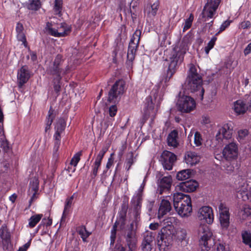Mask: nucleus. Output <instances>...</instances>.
<instances>
[{
    "label": "nucleus",
    "instance_id": "nucleus-1",
    "mask_svg": "<svg viewBox=\"0 0 251 251\" xmlns=\"http://www.w3.org/2000/svg\"><path fill=\"white\" fill-rule=\"evenodd\" d=\"M192 38V33L189 32L183 37L180 43L173 48L165 59L164 64L165 82L170 81L178 71L184 60L185 54L189 50L188 46L191 44Z\"/></svg>",
    "mask_w": 251,
    "mask_h": 251
},
{
    "label": "nucleus",
    "instance_id": "nucleus-2",
    "mask_svg": "<svg viewBox=\"0 0 251 251\" xmlns=\"http://www.w3.org/2000/svg\"><path fill=\"white\" fill-rule=\"evenodd\" d=\"M64 61L62 55L58 54L46 70L47 74L53 77L51 83L53 85L56 97L59 96L60 94L61 81L62 78L61 75L63 71L62 65Z\"/></svg>",
    "mask_w": 251,
    "mask_h": 251
},
{
    "label": "nucleus",
    "instance_id": "nucleus-3",
    "mask_svg": "<svg viewBox=\"0 0 251 251\" xmlns=\"http://www.w3.org/2000/svg\"><path fill=\"white\" fill-rule=\"evenodd\" d=\"M185 89L191 93H197L201 99H203L204 90L202 87V79L201 75L197 73V70L193 64H191L187 73V76L184 83Z\"/></svg>",
    "mask_w": 251,
    "mask_h": 251
},
{
    "label": "nucleus",
    "instance_id": "nucleus-4",
    "mask_svg": "<svg viewBox=\"0 0 251 251\" xmlns=\"http://www.w3.org/2000/svg\"><path fill=\"white\" fill-rule=\"evenodd\" d=\"M165 73L163 74V78L160 82L161 84L164 82L161 90L159 91L160 86L155 85L151 92L150 95L148 96L145 100V112L147 114H150V111H152L154 108L155 102L157 101V107L159 106L161 101L162 100L163 97L164 95L166 88L168 85V82H165L164 81Z\"/></svg>",
    "mask_w": 251,
    "mask_h": 251
},
{
    "label": "nucleus",
    "instance_id": "nucleus-5",
    "mask_svg": "<svg viewBox=\"0 0 251 251\" xmlns=\"http://www.w3.org/2000/svg\"><path fill=\"white\" fill-rule=\"evenodd\" d=\"M175 234L174 226L170 224L162 228L157 234V241L159 246L169 247L173 241Z\"/></svg>",
    "mask_w": 251,
    "mask_h": 251
},
{
    "label": "nucleus",
    "instance_id": "nucleus-6",
    "mask_svg": "<svg viewBox=\"0 0 251 251\" xmlns=\"http://www.w3.org/2000/svg\"><path fill=\"white\" fill-rule=\"evenodd\" d=\"M126 82L123 79L117 80L112 85L108 94V101L115 103L121 99L125 91Z\"/></svg>",
    "mask_w": 251,
    "mask_h": 251
},
{
    "label": "nucleus",
    "instance_id": "nucleus-7",
    "mask_svg": "<svg viewBox=\"0 0 251 251\" xmlns=\"http://www.w3.org/2000/svg\"><path fill=\"white\" fill-rule=\"evenodd\" d=\"M196 102L190 96L181 94L179 92L178 94V100L176 103L178 110L182 113H189L196 107Z\"/></svg>",
    "mask_w": 251,
    "mask_h": 251
},
{
    "label": "nucleus",
    "instance_id": "nucleus-8",
    "mask_svg": "<svg viewBox=\"0 0 251 251\" xmlns=\"http://www.w3.org/2000/svg\"><path fill=\"white\" fill-rule=\"evenodd\" d=\"M136 230V226H133V224H130L129 226L125 231L124 237L126 243V245L128 248L132 250H134V248L137 247Z\"/></svg>",
    "mask_w": 251,
    "mask_h": 251
},
{
    "label": "nucleus",
    "instance_id": "nucleus-9",
    "mask_svg": "<svg viewBox=\"0 0 251 251\" xmlns=\"http://www.w3.org/2000/svg\"><path fill=\"white\" fill-rule=\"evenodd\" d=\"M219 221L221 228L224 231H227L230 225L229 209L221 203L219 206Z\"/></svg>",
    "mask_w": 251,
    "mask_h": 251
},
{
    "label": "nucleus",
    "instance_id": "nucleus-10",
    "mask_svg": "<svg viewBox=\"0 0 251 251\" xmlns=\"http://www.w3.org/2000/svg\"><path fill=\"white\" fill-rule=\"evenodd\" d=\"M176 160V154L170 151H164L160 155L159 161L165 170H171L174 163Z\"/></svg>",
    "mask_w": 251,
    "mask_h": 251
},
{
    "label": "nucleus",
    "instance_id": "nucleus-11",
    "mask_svg": "<svg viewBox=\"0 0 251 251\" xmlns=\"http://www.w3.org/2000/svg\"><path fill=\"white\" fill-rule=\"evenodd\" d=\"M199 232H201L203 234L199 240L200 245L208 251L210 249L213 241L212 238V233L207 226L201 227Z\"/></svg>",
    "mask_w": 251,
    "mask_h": 251
},
{
    "label": "nucleus",
    "instance_id": "nucleus-12",
    "mask_svg": "<svg viewBox=\"0 0 251 251\" xmlns=\"http://www.w3.org/2000/svg\"><path fill=\"white\" fill-rule=\"evenodd\" d=\"M128 208V201L125 200L123 201L121 207L118 212L117 220L114 225L120 226L121 230L125 228L126 220V214Z\"/></svg>",
    "mask_w": 251,
    "mask_h": 251
},
{
    "label": "nucleus",
    "instance_id": "nucleus-13",
    "mask_svg": "<svg viewBox=\"0 0 251 251\" xmlns=\"http://www.w3.org/2000/svg\"><path fill=\"white\" fill-rule=\"evenodd\" d=\"M238 154V144L231 142L226 145L223 150V155L227 160H233L237 158Z\"/></svg>",
    "mask_w": 251,
    "mask_h": 251
},
{
    "label": "nucleus",
    "instance_id": "nucleus-14",
    "mask_svg": "<svg viewBox=\"0 0 251 251\" xmlns=\"http://www.w3.org/2000/svg\"><path fill=\"white\" fill-rule=\"evenodd\" d=\"M232 123L231 122L224 124L219 129L216 135V138L219 142L223 139L231 138L233 133Z\"/></svg>",
    "mask_w": 251,
    "mask_h": 251
},
{
    "label": "nucleus",
    "instance_id": "nucleus-15",
    "mask_svg": "<svg viewBox=\"0 0 251 251\" xmlns=\"http://www.w3.org/2000/svg\"><path fill=\"white\" fill-rule=\"evenodd\" d=\"M174 208L182 217H188L192 211L191 197H186L185 201H183L182 203L179 204L178 207H174Z\"/></svg>",
    "mask_w": 251,
    "mask_h": 251
},
{
    "label": "nucleus",
    "instance_id": "nucleus-16",
    "mask_svg": "<svg viewBox=\"0 0 251 251\" xmlns=\"http://www.w3.org/2000/svg\"><path fill=\"white\" fill-rule=\"evenodd\" d=\"M198 217L201 221H204L208 224H211L214 221L212 208L209 206L201 207L199 211Z\"/></svg>",
    "mask_w": 251,
    "mask_h": 251
},
{
    "label": "nucleus",
    "instance_id": "nucleus-17",
    "mask_svg": "<svg viewBox=\"0 0 251 251\" xmlns=\"http://www.w3.org/2000/svg\"><path fill=\"white\" fill-rule=\"evenodd\" d=\"M233 109L236 115H243L247 111L251 112V98L247 104L242 100L234 101Z\"/></svg>",
    "mask_w": 251,
    "mask_h": 251
},
{
    "label": "nucleus",
    "instance_id": "nucleus-18",
    "mask_svg": "<svg viewBox=\"0 0 251 251\" xmlns=\"http://www.w3.org/2000/svg\"><path fill=\"white\" fill-rule=\"evenodd\" d=\"M199 184L197 181L190 179L188 180L180 182L177 185L176 188L183 192L190 193L195 191Z\"/></svg>",
    "mask_w": 251,
    "mask_h": 251
},
{
    "label": "nucleus",
    "instance_id": "nucleus-19",
    "mask_svg": "<svg viewBox=\"0 0 251 251\" xmlns=\"http://www.w3.org/2000/svg\"><path fill=\"white\" fill-rule=\"evenodd\" d=\"M218 7L213 4H210L208 1L203 7L202 11L201 14L202 18L204 19V21L206 22L208 18H212L216 14Z\"/></svg>",
    "mask_w": 251,
    "mask_h": 251
},
{
    "label": "nucleus",
    "instance_id": "nucleus-20",
    "mask_svg": "<svg viewBox=\"0 0 251 251\" xmlns=\"http://www.w3.org/2000/svg\"><path fill=\"white\" fill-rule=\"evenodd\" d=\"M30 77L28 66L26 65L22 66L18 71L17 75L19 87L22 88L27 82Z\"/></svg>",
    "mask_w": 251,
    "mask_h": 251
},
{
    "label": "nucleus",
    "instance_id": "nucleus-21",
    "mask_svg": "<svg viewBox=\"0 0 251 251\" xmlns=\"http://www.w3.org/2000/svg\"><path fill=\"white\" fill-rule=\"evenodd\" d=\"M138 46V43H136V45H134L133 46L128 45L127 53V60L126 62V65L128 68H131L132 67L133 61L135 59V56Z\"/></svg>",
    "mask_w": 251,
    "mask_h": 251
},
{
    "label": "nucleus",
    "instance_id": "nucleus-22",
    "mask_svg": "<svg viewBox=\"0 0 251 251\" xmlns=\"http://www.w3.org/2000/svg\"><path fill=\"white\" fill-rule=\"evenodd\" d=\"M158 181H159L158 186L160 188V194H161L163 191L165 190L168 191L170 189L172 182V178L171 176H164Z\"/></svg>",
    "mask_w": 251,
    "mask_h": 251
},
{
    "label": "nucleus",
    "instance_id": "nucleus-23",
    "mask_svg": "<svg viewBox=\"0 0 251 251\" xmlns=\"http://www.w3.org/2000/svg\"><path fill=\"white\" fill-rule=\"evenodd\" d=\"M184 160L186 164L190 165L191 166L196 165L199 162L197 153L193 151H187L184 155Z\"/></svg>",
    "mask_w": 251,
    "mask_h": 251
},
{
    "label": "nucleus",
    "instance_id": "nucleus-24",
    "mask_svg": "<svg viewBox=\"0 0 251 251\" xmlns=\"http://www.w3.org/2000/svg\"><path fill=\"white\" fill-rule=\"evenodd\" d=\"M178 138V131L176 130H172L168 135L167 144L169 146L177 147L178 142L177 140Z\"/></svg>",
    "mask_w": 251,
    "mask_h": 251
},
{
    "label": "nucleus",
    "instance_id": "nucleus-25",
    "mask_svg": "<svg viewBox=\"0 0 251 251\" xmlns=\"http://www.w3.org/2000/svg\"><path fill=\"white\" fill-rule=\"evenodd\" d=\"M193 170L191 169H185L179 171L176 176L178 180L184 181L191 178Z\"/></svg>",
    "mask_w": 251,
    "mask_h": 251
},
{
    "label": "nucleus",
    "instance_id": "nucleus-26",
    "mask_svg": "<svg viewBox=\"0 0 251 251\" xmlns=\"http://www.w3.org/2000/svg\"><path fill=\"white\" fill-rule=\"evenodd\" d=\"M187 197L190 196L180 192L174 193L173 195L174 207H178L179 204L182 203L183 201H185Z\"/></svg>",
    "mask_w": 251,
    "mask_h": 251
},
{
    "label": "nucleus",
    "instance_id": "nucleus-27",
    "mask_svg": "<svg viewBox=\"0 0 251 251\" xmlns=\"http://www.w3.org/2000/svg\"><path fill=\"white\" fill-rule=\"evenodd\" d=\"M142 198L141 195L134 196L131 201V202L133 205L134 212L141 213V208L142 206Z\"/></svg>",
    "mask_w": 251,
    "mask_h": 251
},
{
    "label": "nucleus",
    "instance_id": "nucleus-28",
    "mask_svg": "<svg viewBox=\"0 0 251 251\" xmlns=\"http://www.w3.org/2000/svg\"><path fill=\"white\" fill-rule=\"evenodd\" d=\"M66 122L64 118H59L54 124L55 131L62 133L65 129Z\"/></svg>",
    "mask_w": 251,
    "mask_h": 251
},
{
    "label": "nucleus",
    "instance_id": "nucleus-29",
    "mask_svg": "<svg viewBox=\"0 0 251 251\" xmlns=\"http://www.w3.org/2000/svg\"><path fill=\"white\" fill-rule=\"evenodd\" d=\"M171 210V206L170 202L166 200H163L161 201L159 209V213L162 215L166 214Z\"/></svg>",
    "mask_w": 251,
    "mask_h": 251
},
{
    "label": "nucleus",
    "instance_id": "nucleus-30",
    "mask_svg": "<svg viewBox=\"0 0 251 251\" xmlns=\"http://www.w3.org/2000/svg\"><path fill=\"white\" fill-rule=\"evenodd\" d=\"M25 6L29 10L37 11L41 8V2L40 0H28Z\"/></svg>",
    "mask_w": 251,
    "mask_h": 251
},
{
    "label": "nucleus",
    "instance_id": "nucleus-31",
    "mask_svg": "<svg viewBox=\"0 0 251 251\" xmlns=\"http://www.w3.org/2000/svg\"><path fill=\"white\" fill-rule=\"evenodd\" d=\"M143 235L144 239L142 242L146 243V244H153V241L155 240L156 233L155 232L147 231L144 233Z\"/></svg>",
    "mask_w": 251,
    "mask_h": 251
},
{
    "label": "nucleus",
    "instance_id": "nucleus-32",
    "mask_svg": "<svg viewBox=\"0 0 251 251\" xmlns=\"http://www.w3.org/2000/svg\"><path fill=\"white\" fill-rule=\"evenodd\" d=\"M42 214H35L31 216L29 219L28 226L30 228H33L42 218Z\"/></svg>",
    "mask_w": 251,
    "mask_h": 251
},
{
    "label": "nucleus",
    "instance_id": "nucleus-33",
    "mask_svg": "<svg viewBox=\"0 0 251 251\" xmlns=\"http://www.w3.org/2000/svg\"><path fill=\"white\" fill-rule=\"evenodd\" d=\"M77 232L80 235L83 242H86L87 238L91 234V232H89L85 226L82 225L77 228Z\"/></svg>",
    "mask_w": 251,
    "mask_h": 251
},
{
    "label": "nucleus",
    "instance_id": "nucleus-34",
    "mask_svg": "<svg viewBox=\"0 0 251 251\" xmlns=\"http://www.w3.org/2000/svg\"><path fill=\"white\" fill-rule=\"evenodd\" d=\"M241 236L243 243L251 248V232L247 230H243L242 231Z\"/></svg>",
    "mask_w": 251,
    "mask_h": 251
},
{
    "label": "nucleus",
    "instance_id": "nucleus-35",
    "mask_svg": "<svg viewBox=\"0 0 251 251\" xmlns=\"http://www.w3.org/2000/svg\"><path fill=\"white\" fill-rule=\"evenodd\" d=\"M47 30L50 35L54 37H65L67 35V30L66 29H64L63 32H58V30L56 29L55 28L49 27H48Z\"/></svg>",
    "mask_w": 251,
    "mask_h": 251
},
{
    "label": "nucleus",
    "instance_id": "nucleus-36",
    "mask_svg": "<svg viewBox=\"0 0 251 251\" xmlns=\"http://www.w3.org/2000/svg\"><path fill=\"white\" fill-rule=\"evenodd\" d=\"M0 236L3 240L2 243L4 245V248L6 246H7L6 248L7 249L9 244L10 243V233L8 232H6L5 233L4 230L3 229H0Z\"/></svg>",
    "mask_w": 251,
    "mask_h": 251
},
{
    "label": "nucleus",
    "instance_id": "nucleus-37",
    "mask_svg": "<svg viewBox=\"0 0 251 251\" xmlns=\"http://www.w3.org/2000/svg\"><path fill=\"white\" fill-rule=\"evenodd\" d=\"M39 181L37 178L34 177L30 181L29 189L33 191L34 193H37L39 190Z\"/></svg>",
    "mask_w": 251,
    "mask_h": 251
},
{
    "label": "nucleus",
    "instance_id": "nucleus-38",
    "mask_svg": "<svg viewBox=\"0 0 251 251\" xmlns=\"http://www.w3.org/2000/svg\"><path fill=\"white\" fill-rule=\"evenodd\" d=\"M63 1L62 0H55L53 10L56 15L61 16V10L62 8Z\"/></svg>",
    "mask_w": 251,
    "mask_h": 251
},
{
    "label": "nucleus",
    "instance_id": "nucleus-39",
    "mask_svg": "<svg viewBox=\"0 0 251 251\" xmlns=\"http://www.w3.org/2000/svg\"><path fill=\"white\" fill-rule=\"evenodd\" d=\"M238 197H240L244 201H249L251 202V187L249 190L242 191L238 193Z\"/></svg>",
    "mask_w": 251,
    "mask_h": 251
},
{
    "label": "nucleus",
    "instance_id": "nucleus-40",
    "mask_svg": "<svg viewBox=\"0 0 251 251\" xmlns=\"http://www.w3.org/2000/svg\"><path fill=\"white\" fill-rule=\"evenodd\" d=\"M133 152H130L127 155V157L126 159L125 165H126V170L127 171H128L130 169L131 166L134 163V159H133Z\"/></svg>",
    "mask_w": 251,
    "mask_h": 251
},
{
    "label": "nucleus",
    "instance_id": "nucleus-41",
    "mask_svg": "<svg viewBox=\"0 0 251 251\" xmlns=\"http://www.w3.org/2000/svg\"><path fill=\"white\" fill-rule=\"evenodd\" d=\"M217 38L215 36L212 37L207 45L204 48V50L206 54H208L210 50L213 48Z\"/></svg>",
    "mask_w": 251,
    "mask_h": 251
},
{
    "label": "nucleus",
    "instance_id": "nucleus-42",
    "mask_svg": "<svg viewBox=\"0 0 251 251\" xmlns=\"http://www.w3.org/2000/svg\"><path fill=\"white\" fill-rule=\"evenodd\" d=\"M124 14L126 16L130 15L132 21L134 23L137 17V10H132L131 8H127V10H125Z\"/></svg>",
    "mask_w": 251,
    "mask_h": 251
},
{
    "label": "nucleus",
    "instance_id": "nucleus-43",
    "mask_svg": "<svg viewBox=\"0 0 251 251\" xmlns=\"http://www.w3.org/2000/svg\"><path fill=\"white\" fill-rule=\"evenodd\" d=\"M73 195L66 199L63 210L65 212L69 213L70 209L71 208L73 203Z\"/></svg>",
    "mask_w": 251,
    "mask_h": 251
},
{
    "label": "nucleus",
    "instance_id": "nucleus-44",
    "mask_svg": "<svg viewBox=\"0 0 251 251\" xmlns=\"http://www.w3.org/2000/svg\"><path fill=\"white\" fill-rule=\"evenodd\" d=\"M81 154V151L75 153L71 160L70 165H73L75 167L80 159V157Z\"/></svg>",
    "mask_w": 251,
    "mask_h": 251
},
{
    "label": "nucleus",
    "instance_id": "nucleus-45",
    "mask_svg": "<svg viewBox=\"0 0 251 251\" xmlns=\"http://www.w3.org/2000/svg\"><path fill=\"white\" fill-rule=\"evenodd\" d=\"M193 20L194 16L193 14L191 13L189 18L185 20V24L183 29V31H185L191 27Z\"/></svg>",
    "mask_w": 251,
    "mask_h": 251
},
{
    "label": "nucleus",
    "instance_id": "nucleus-46",
    "mask_svg": "<svg viewBox=\"0 0 251 251\" xmlns=\"http://www.w3.org/2000/svg\"><path fill=\"white\" fill-rule=\"evenodd\" d=\"M55 118H53V117L52 118L47 117H46L45 123H46V126L45 129V132H47L49 130H50L51 126L53 122V120Z\"/></svg>",
    "mask_w": 251,
    "mask_h": 251
},
{
    "label": "nucleus",
    "instance_id": "nucleus-47",
    "mask_svg": "<svg viewBox=\"0 0 251 251\" xmlns=\"http://www.w3.org/2000/svg\"><path fill=\"white\" fill-rule=\"evenodd\" d=\"M201 136L200 132H196L194 135V143L196 146L199 147L201 145Z\"/></svg>",
    "mask_w": 251,
    "mask_h": 251
},
{
    "label": "nucleus",
    "instance_id": "nucleus-48",
    "mask_svg": "<svg viewBox=\"0 0 251 251\" xmlns=\"http://www.w3.org/2000/svg\"><path fill=\"white\" fill-rule=\"evenodd\" d=\"M60 143H54V146L53 148V157L57 159L59 157L58 150L60 148Z\"/></svg>",
    "mask_w": 251,
    "mask_h": 251
},
{
    "label": "nucleus",
    "instance_id": "nucleus-49",
    "mask_svg": "<svg viewBox=\"0 0 251 251\" xmlns=\"http://www.w3.org/2000/svg\"><path fill=\"white\" fill-rule=\"evenodd\" d=\"M134 213H135V214H134V220H133V221L132 222V223L130 224H133V226H136V228H137L139 223L140 221V215L141 213H139L138 212H137V213H136V212H134Z\"/></svg>",
    "mask_w": 251,
    "mask_h": 251
},
{
    "label": "nucleus",
    "instance_id": "nucleus-50",
    "mask_svg": "<svg viewBox=\"0 0 251 251\" xmlns=\"http://www.w3.org/2000/svg\"><path fill=\"white\" fill-rule=\"evenodd\" d=\"M216 251H229V248L226 244L219 243L216 246Z\"/></svg>",
    "mask_w": 251,
    "mask_h": 251
},
{
    "label": "nucleus",
    "instance_id": "nucleus-51",
    "mask_svg": "<svg viewBox=\"0 0 251 251\" xmlns=\"http://www.w3.org/2000/svg\"><path fill=\"white\" fill-rule=\"evenodd\" d=\"M128 7L126 5V0H120L118 3V9L120 11H123L124 13H125V10H127Z\"/></svg>",
    "mask_w": 251,
    "mask_h": 251
},
{
    "label": "nucleus",
    "instance_id": "nucleus-52",
    "mask_svg": "<svg viewBox=\"0 0 251 251\" xmlns=\"http://www.w3.org/2000/svg\"><path fill=\"white\" fill-rule=\"evenodd\" d=\"M101 164L97 163H94L92 167H93L92 172V178H94L97 175L98 171Z\"/></svg>",
    "mask_w": 251,
    "mask_h": 251
},
{
    "label": "nucleus",
    "instance_id": "nucleus-53",
    "mask_svg": "<svg viewBox=\"0 0 251 251\" xmlns=\"http://www.w3.org/2000/svg\"><path fill=\"white\" fill-rule=\"evenodd\" d=\"M153 244L142 243L141 248L143 251H151L152 249Z\"/></svg>",
    "mask_w": 251,
    "mask_h": 251
},
{
    "label": "nucleus",
    "instance_id": "nucleus-54",
    "mask_svg": "<svg viewBox=\"0 0 251 251\" xmlns=\"http://www.w3.org/2000/svg\"><path fill=\"white\" fill-rule=\"evenodd\" d=\"M109 114L110 117H114L117 112V107L116 104L112 105L109 107Z\"/></svg>",
    "mask_w": 251,
    "mask_h": 251
},
{
    "label": "nucleus",
    "instance_id": "nucleus-55",
    "mask_svg": "<svg viewBox=\"0 0 251 251\" xmlns=\"http://www.w3.org/2000/svg\"><path fill=\"white\" fill-rule=\"evenodd\" d=\"M151 14L153 16H155L156 14L157 11L159 8L158 1L154 2L153 4H152L151 5Z\"/></svg>",
    "mask_w": 251,
    "mask_h": 251
},
{
    "label": "nucleus",
    "instance_id": "nucleus-56",
    "mask_svg": "<svg viewBox=\"0 0 251 251\" xmlns=\"http://www.w3.org/2000/svg\"><path fill=\"white\" fill-rule=\"evenodd\" d=\"M231 22L232 21L230 20H226V21H225L221 25V26L220 27V32H222L224 31L228 26H229Z\"/></svg>",
    "mask_w": 251,
    "mask_h": 251
},
{
    "label": "nucleus",
    "instance_id": "nucleus-57",
    "mask_svg": "<svg viewBox=\"0 0 251 251\" xmlns=\"http://www.w3.org/2000/svg\"><path fill=\"white\" fill-rule=\"evenodd\" d=\"M138 2L137 0H132L130 3H128V8H131L132 10H137Z\"/></svg>",
    "mask_w": 251,
    "mask_h": 251
},
{
    "label": "nucleus",
    "instance_id": "nucleus-58",
    "mask_svg": "<svg viewBox=\"0 0 251 251\" xmlns=\"http://www.w3.org/2000/svg\"><path fill=\"white\" fill-rule=\"evenodd\" d=\"M62 133L55 131L53 135L54 143H61V134Z\"/></svg>",
    "mask_w": 251,
    "mask_h": 251
},
{
    "label": "nucleus",
    "instance_id": "nucleus-59",
    "mask_svg": "<svg viewBox=\"0 0 251 251\" xmlns=\"http://www.w3.org/2000/svg\"><path fill=\"white\" fill-rule=\"evenodd\" d=\"M141 33L142 31L140 29H137L132 35V37H134L135 39H136L137 38H138L136 43H139Z\"/></svg>",
    "mask_w": 251,
    "mask_h": 251
},
{
    "label": "nucleus",
    "instance_id": "nucleus-60",
    "mask_svg": "<svg viewBox=\"0 0 251 251\" xmlns=\"http://www.w3.org/2000/svg\"><path fill=\"white\" fill-rule=\"evenodd\" d=\"M249 132L247 129L240 130L238 131V136L240 139H243L248 135Z\"/></svg>",
    "mask_w": 251,
    "mask_h": 251
},
{
    "label": "nucleus",
    "instance_id": "nucleus-61",
    "mask_svg": "<svg viewBox=\"0 0 251 251\" xmlns=\"http://www.w3.org/2000/svg\"><path fill=\"white\" fill-rule=\"evenodd\" d=\"M251 25V22L249 21L242 22L240 24V26L243 29H247L250 27Z\"/></svg>",
    "mask_w": 251,
    "mask_h": 251
},
{
    "label": "nucleus",
    "instance_id": "nucleus-62",
    "mask_svg": "<svg viewBox=\"0 0 251 251\" xmlns=\"http://www.w3.org/2000/svg\"><path fill=\"white\" fill-rule=\"evenodd\" d=\"M23 29H24V27H23V25L21 23L18 22L17 24V25H16V30L17 32L19 34H20L21 33H23Z\"/></svg>",
    "mask_w": 251,
    "mask_h": 251
},
{
    "label": "nucleus",
    "instance_id": "nucleus-63",
    "mask_svg": "<svg viewBox=\"0 0 251 251\" xmlns=\"http://www.w3.org/2000/svg\"><path fill=\"white\" fill-rule=\"evenodd\" d=\"M114 249V251H126L125 247L120 244H116Z\"/></svg>",
    "mask_w": 251,
    "mask_h": 251
},
{
    "label": "nucleus",
    "instance_id": "nucleus-64",
    "mask_svg": "<svg viewBox=\"0 0 251 251\" xmlns=\"http://www.w3.org/2000/svg\"><path fill=\"white\" fill-rule=\"evenodd\" d=\"M251 52V42L249 43L244 49V53L245 56L249 54Z\"/></svg>",
    "mask_w": 251,
    "mask_h": 251
}]
</instances>
